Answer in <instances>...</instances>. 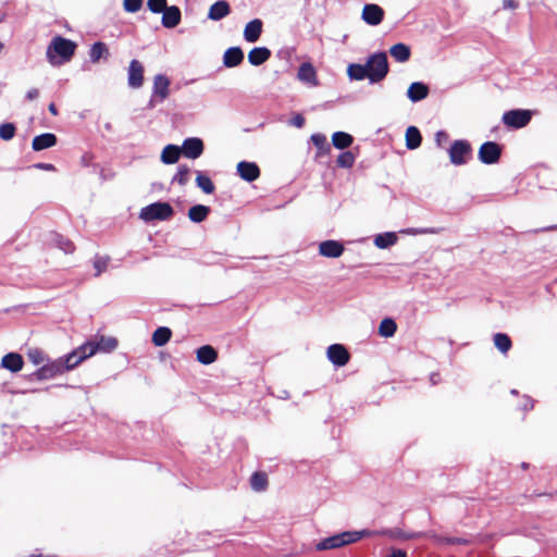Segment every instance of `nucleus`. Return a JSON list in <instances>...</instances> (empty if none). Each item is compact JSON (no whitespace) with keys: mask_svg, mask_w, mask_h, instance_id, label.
<instances>
[{"mask_svg":"<svg viewBox=\"0 0 557 557\" xmlns=\"http://www.w3.org/2000/svg\"><path fill=\"white\" fill-rule=\"evenodd\" d=\"M76 49V44L61 36H55L49 44L46 55L48 62L53 66H59L69 62Z\"/></svg>","mask_w":557,"mask_h":557,"instance_id":"1","label":"nucleus"},{"mask_svg":"<svg viewBox=\"0 0 557 557\" xmlns=\"http://www.w3.org/2000/svg\"><path fill=\"white\" fill-rule=\"evenodd\" d=\"M366 65L369 71V81L371 84L380 83L388 73L387 57L384 52L370 55Z\"/></svg>","mask_w":557,"mask_h":557,"instance_id":"2","label":"nucleus"},{"mask_svg":"<svg viewBox=\"0 0 557 557\" xmlns=\"http://www.w3.org/2000/svg\"><path fill=\"white\" fill-rule=\"evenodd\" d=\"M173 208L168 202H154L140 210L139 218L145 222L164 221L173 215Z\"/></svg>","mask_w":557,"mask_h":557,"instance_id":"3","label":"nucleus"},{"mask_svg":"<svg viewBox=\"0 0 557 557\" xmlns=\"http://www.w3.org/2000/svg\"><path fill=\"white\" fill-rule=\"evenodd\" d=\"M95 355V349L90 344H83L65 357L59 358L64 366V371H70L77 367L82 361Z\"/></svg>","mask_w":557,"mask_h":557,"instance_id":"4","label":"nucleus"},{"mask_svg":"<svg viewBox=\"0 0 557 557\" xmlns=\"http://www.w3.org/2000/svg\"><path fill=\"white\" fill-rule=\"evenodd\" d=\"M170 79L163 74H157L153 77L152 95L148 102L150 109L157 103L163 102L170 95Z\"/></svg>","mask_w":557,"mask_h":557,"instance_id":"5","label":"nucleus"},{"mask_svg":"<svg viewBox=\"0 0 557 557\" xmlns=\"http://www.w3.org/2000/svg\"><path fill=\"white\" fill-rule=\"evenodd\" d=\"M471 151L472 148L469 141L465 139L455 140L448 150L449 160L454 165H463L468 162Z\"/></svg>","mask_w":557,"mask_h":557,"instance_id":"6","label":"nucleus"},{"mask_svg":"<svg viewBox=\"0 0 557 557\" xmlns=\"http://www.w3.org/2000/svg\"><path fill=\"white\" fill-rule=\"evenodd\" d=\"M355 539L356 535L354 533H348V531H345L320 541L317 544V549L326 550L339 548L345 545L352 544Z\"/></svg>","mask_w":557,"mask_h":557,"instance_id":"7","label":"nucleus"},{"mask_svg":"<svg viewBox=\"0 0 557 557\" xmlns=\"http://www.w3.org/2000/svg\"><path fill=\"white\" fill-rule=\"evenodd\" d=\"M531 121V111L529 110H522V109H516V110H509L504 113L503 115V122L505 125L512 127V128H521L529 124Z\"/></svg>","mask_w":557,"mask_h":557,"instance_id":"8","label":"nucleus"},{"mask_svg":"<svg viewBox=\"0 0 557 557\" xmlns=\"http://www.w3.org/2000/svg\"><path fill=\"white\" fill-rule=\"evenodd\" d=\"M502 154V148L497 143L486 141L479 149V160L484 164L497 163Z\"/></svg>","mask_w":557,"mask_h":557,"instance_id":"9","label":"nucleus"},{"mask_svg":"<svg viewBox=\"0 0 557 557\" xmlns=\"http://www.w3.org/2000/svg\"><path fill=\"white\" fill-rule=\"evenodd\" d=\"M297 79L308 88H314L319 86L317 71L310 62H304L300 64L297 72Z\"/></svg>","mask_w":557,"mask_h":557,"instance_id":"10","label":"nucleus"},{"mask_svg":"<svg viewBox=\"0 0 557 557\" xmlns=\"http://www.w3.org/2000/svg\"><path fill=\"white\" fill-rule=\"evenodd\" d=\"M326 355H327V359L335 367L346 366L350 358L348 350L341 344H333V345L329 346Z\"/></svg>","mask_w":557,"mask_h":557,"instance_id":"11","label":"nucleus"},{"mask_svg":"<svg viewBox=\"0 0 557 557\" xmlns=\"http://www.w3.org/2000/svg\"><path fill=\"white\" fill-rule=\"evenodd\" d=\"M182 154L188 159H197L203 152V143L198 137H189L183 141Z\"/></svg>","mask_w":557,"mask_h":557,"instance_id":"12","label":"nucleus"},{"mask_svg":"<svg viewBox=\"0 0 557 557\" xmlns=\"http://www.w3.org/2000/svg\"><path fill=\"white\" fill-rule=\"evenodd\" d=\"M64 372V366L60 359H57L44 364L35 372V375L38 380H49Z\"/></svg>","mask_w":557,"mask_h":557,"instance_id":"13","label":"nucleus"},{"mask_svg":"<svg viewBox=\"0 0 557 557\" xmlns=\"http://www.w3.org/2000/svg\"><path fill=\"white\" fill-rule=\"evenodd\" d=\"M127 83L131 88H140L144 83V66L137 60H132L128 66Z\"/></svg>","mask_w":557,"mask_h":557,"instance_id":"14","label":"nucleus"},{"mask_svg":"<svg viewBox=\"0 0 557 557\" xmlns=\"http://www.w3.org/2000/svg\"><path fill=\"white\" fill-rule=\"evenodd\" d=\"M361 17L368 25L376 26L383 21L384 11L377 4H366Z\"/></svg>","mask_w":557,"mask_h":557,"instance_id":"15","label":"nucleus"},{"mask_svg":"<svg viewBox=\"0 0 557 557\" xmlns=\"http://www.w3.org/2000/svg\"><path fill=\"white\" fill-rule=\"evenodd\" d=\"M344 250V245L338 240L329 239L319 244V253L325 258H339Z\"/></svg>","mask_w":557,"mask_h":557,"instance_id":"16","label":"nucleus"},{"mask_svg":"<svg viewBox=\"0 0 557 557\" xmlns=\"http://www.w3.org/2000/svg\"><path fill=\"white\" fill-rule=\"evenodd\" d=\"M237 173L246 182H253L260 176L258 165L247 161H240L237 164Z\"/></svg>","mask_w":557,"mask_h":557,"instance_id":"17","label":"nucleus"},{"mask_svg":"<svg viewBox=\"0 0 557 557\" xmlns=\"http://www.w3.org/2000/svg\"><path fill=\"white\" fill-rule=\"evenodd\" d=\"M182 18L181 10L176 5L168 7L162 12V25L165 28H174L176 27Z\"/></svg>","mask_w":557,"mask_h":557,"instance_id":"18","label":"nucleus"},{"mask_svg":"<svg viewBox=\"0 0 557 557\" xmlns=\"http://www.w3.org/2000/svg\"><path fill=\"white\" fill-rule=\"evenodd\" d=\"M262 21L255 18L248 22L244 28V38L247 42H256L262 33Z\"/></svg>","mask_w":557,"mask_h":557,"instance_id":"19","label":"nucleus"},{"mask_svg":"<svg viewBox=\"0 0 557 557\" xmlns=\"http://www.w3.org/2000/svg\"><path fill=\"white\" fill-rule=\"evenodd\" d=\"M244 60V52L239 47H231L223 54V65L225 67H235Z\"/></svg>","mask_w":557,"mask_h":557,"instance_id":"20","label":"nucleus"},{"mask_svg":"<svg viewBox=\"0 0 557 557\" xmlns=\"http://www.w3.org/2000/svg\"><path fill=\"white\" fill-rule=\"evenodd\" d=\"M231 12V8L227 1L219 0L214 2L208 12V18L211 21H220L227 16Z\"/></svg>","mask_w":557,"mask_h":557,"instance_id":"21","label":"nucleus"},{"mask_svg":"<svg viewBox=\"0 0 557 557\" xmlns=\"http://www.w3.org/2000/svg\"><path fill=\"white\" fill-rule=\"evenodd\" d=\"M24 364L23 358L20 354L10 352L2 357L1 367L11 371L18 372L22 370Z\"/></svg>","mask_w":557,"mask_h":557,"instance_id":"22","label":"nucleus"},{"mask_svg":"<svg viewBox=\"0 0 557 557\" xmlns=\"http://www.w3.org/2000/svg\"><path fill=\"white\" fill-rule=\"evenodd\" d=\"M429 95V87L421 83L414 82L412 83L407 90V97L412 102H418L425 99Z\"/></svg>","mask_w":557,"mask_h":557,"instance_id":"23","label":"nucleus"},{"mask_svg":"<svg viewBox=\"0 0 557 557\" xmlns=\"http://www.w3.org/2000/svg\"><path fill=\"white\" fill-rule=\"evenodd\" d=\"M57 144V137L52 133H45L38 136H35L32 143V148L35 151H41L44 149H48L53 147Z\"/></svg>","mask_w":557,"mask_h":557,"instance_id":"24","label":"nucleus"},{"mask_svg":"<svg viewBox=\"0 0 557 557\" xmlns=\"http://www.w3.org/2000/svg\"><path fill=\"white\" fill-rule=\"evenodd\" d=\"M271 57V51L265 47H256L248 53V61L251 65L258 66L267 62Z\"/></svg>","mask_w":557,"mask_h":557,"instance_id":"25","label":"nucleus"},{"mask_svg":"<svg viewBox=\"0 0 557 557\" xmlns=\"http://www.w3.org/2000/svg\"><path fill=\"white\" fill-rule=\"evenodd\" d=\"M85 344H90L95 349V354L97 351L110 352L117 347V341L114 337L106 336H101L97 342H86Z\"/></svg>","mask_w":557,"mask_h":557,"instance_id":"26","label":"nucleus"},{"mask_svg":"<svg viewBox=\"0 0 557 557\" xmlns=\"http://www.w3.org/2000/svg\"><path fill=\"white\" fill-rule=\"evenodd\" d=\"M182 154L181 147L176 145H166L160 156L161 162L164 164H174Z\"/></svg>","mask_w":557,"mask_h":557,"instance_id":"27","label":"nucleus"},{"mask_svg":"<svg viewBox=\"0 0 557 557\" xmlns=\"http://www.w3.org/2000/svg\"><path fill=\"white\" fill-rule=\"evenodd\" d=\"M398 240L397 234L394 232H385L374 236L373 243L380 249H387L394 246Z\"/></svg>","mask_w":557,"mask_h":557,"instance_id":"28","label":"nucleus"},{"mask_svg":"<svg viewBox=\"0 0 557 557\" xmlns=\"http://www.w3.org/2000/svg\"><path fill=\"white\" fill-rule=\"evenodd\" d=\"M380 534L386 535L393 540H400V541L418 539L423 535V533H421V532L407 533L398 528L380 531Z\"/></svg>","mask_w":557,"mask_h":557,"instance_id":"29","label":"nucleus"},{"mask_svg":"<svg viewBox=\"0 0 557 557\" xmlns=\"http://www.w3.org/2000/svg\"><path fill=\"white\" fill-rule=\"evenodd\" d=\"M347 76L350 81H363L369 79V71L366 64L350 63L347 66Z\"/></svg>","mask_w":557,"mask_h":557,"instance_id":"30","label":"nucleus"},{"mask_svg":"<svg viewBox=\"0 0 557 557\" xmlns=\"http://www.w3.org/2000/svg\"><path fill=\"white\" fill-rule=\"evenodd\" d=\"M218 358L216 350L210 346L205 345L197 349V360L202 364H211Z\"/></svg>","mask_w":557,"mask_h":557,"instance_id":"31","label":"nucleus"},{"mask_svg":"<svg viewBox=\"0 0 557 557\" xmlns=\"http://www.w3.org/2000/svg\"><path fill=\"white\" fill-rule=\"evenodd\" d=\"M406 147L409 150H414L421 146L422 136L416 126H409L406 129Z\"/></svg>","mask_w":557,"mask_h":557,"instance_id":"32","label":"nucleus"},{"mask_svg":"<svg viewBox=\"0 0 557 557\" xmlns=\"http://www.w3.org/2000/svg\"><path fill=\"white\" fill-rule=\"evenodd\" d=\"M389 53L397 62H406L410 58V48L405 44H396L391 47Z\"/></svg>","mask_w":557,"mask_h":557,"instance_id":"33","label":"nucleus"},{"mask_svg":"<svg viewBox=\"0 0 557 557\" xmlns=\"http://www.w3.org/2000/svg\"><path fill=\"white\" fill-rule=\"evenodd\" d=\"M109 57V50L103 42H95L89 50V58L92 63H98L101 59Z\"/></svg>","mask_w":557,"mask_h":557,"instance_id":"34","label":"nucleus"},{"mask_svg":"<svg viewBox=\"0 0 557 557\" xmlns=\"http://www.w3.org/2000/svg\"><path fill=\"white\" fill-rule=\"evenodd\" d=\"M354 141V137L345 132H335L332 135V144L337 149H346L348 148Z\"/></svg>","mask_w":557,"mask_h":557,"instance_id":"35","label":"nucleus"},{"mask_svg":"<svg viewBox=\"0 0 557 557\" xmlns=\"http://www.w3.org/2000/svg\"><path fill=\"white\" fill-rule=\"evenodd\" d=\"M209 212V207L203 205H196L188 210V218L195 223H200L208 216Z\"/></svg>","mask_w":557,"mask_h":557,"instance_id":"36","label":"nucleus"},{"mask_svg":"<svg viewBox=\"0 0 557 557\" xmlns=\"http://www.w3.org/2000/svg\"><path fill=\"white\" fill-rule=\"evenodd\" d=\"M172 332L169 327L160 326L152 334V343L157 347L164 346L171 338Z\"/></svg>","mask_w":557,"mask_h":557,"instance_id":"37","label":"nucleus"},{"mask_svg":"<svg viewBox=\"0 0 557 557\" xmlns=\"http://www.w3.org/2000/svg\"><path fill=\"white\" fill-rule=\"evenodd\" d=\"M196 185L205 194H212L215 189L211 178L203 174L201 171H196Z\"/></svg>","mask_w":557,"mask_h":557,"instance_id":"38","label":"nucleus"},{"mask_svg":"<svg viewBox=\"0 0 557 557\" xmlns=\"http://www.w3.org/2000/svg\"><path fill=\"white\" fill-rule=\"evenodd\" d=\"M495 347L502 352L507 354L511 348V339L505 333H496L493 337Z\"/></svg>","mask_w":557,"mask_h":557,"instance_id":"39","label":"nucleus"},{"mask_svg":"<svg viewBox=\"0 0 557 557\" xmlns=\"http://www.w3.org/2000/svg\"><path fill=\"white\" fill-rule=\"evenodd\" d=\"M250 486L256 492H263L268 486V478L263 472H255L250 478Z\"/></svg>","mask_w":557,"mask_h":557,"instance_id":"40","label":"nucleus"},{"mask_svg":"<svg viewBox=\"0 0 557 557\" xmlns=\"http://www.w3.org/2000/svg\"><path fill=\"white\" fill-rule=\"evenodd\" d=\"M397 330L395 321L391 318H385L381 321L379 326V334L383 337H392Z\"/></svg>","mask_w":557,"mask_h":557,"instance_id":"41","label":"nucleus"},{"mask_svg":"<svg viewBox=\"0 0 557 557\" xmlns=\"http://www.w3.org/2000/svg\"><path fill=\"white\" fill-rule=\"evenodd\" d=\"M53 244L55 247H58L60 250L64 251L65 253H73L75 250L74 244L70 239H67L59 234H55L53 236Z\"/></svg>","mask_w":557,"mask_h":557,"instance_id":"42","label":"nucleus"},{"mask_svg":"<svg viewBox=\"0 0 557 557\" xmlns=\"http://www.w3.org/2000/svg\"><path fill=\"white\" fill-rule=\"evenodd\" d=\"M432 539L438 544V545H466L469 544V540L465 537H456V536H438L433 534Z\"/></svg>","mask_w":557,"mask_h":557,"instance_id":"43","label":"nucleus"},{"mask_svg":"<svg viewBox=\"0 0 557 557\" xmlns=\"http://www.w3.org/2000/svg\"><path fill=\"white\" fill-rule=\"evenodd\" d=\"M189 168L185 164H181L177 168V173L173 176L172 183H177L181 186H185L189 181Z\"/></svg>","mask_w":557,"mask_h":557,"instance_id":"44","label":"nucleus"},{"mask_svg":"<svg viewBox=\"0 0 557 557\" xmlns=\"http://www.w3.org/2000/svg\"><path fill=\"white\" fill-rule=\"evenodd\" d=\"M311 141L319 149L320 153H327L331 149L326 136L323 134H313Z\"/></svg>","mask_w":557,"mask_h":557,"instance_id":"45","label":"nucleus"},{"mask_svg":"<svg viewBox=\"0 0 557 557\" xmlns=\"http://www.w3.org/2000/svg\"><path fill=\"white\" fill-rule=\"evenodd\" d=\"M356 160L355 154L351 151L342 152L336 162L339 168L349 169L354 165Z\"/></svg>","mask_w":557,"mask_h":557,"instance_id":"46","label":"nucleus"},{"mask_svg":"<svg viewBox=\"0 0 557 557\" xmlns=\"http://www.w3.org/2000/svg\"><path fill=\"white\" fill-rule=\"evenodd\" d=\"M109 257L97 256L94 260L95 276H99L103 273L109 264Z\"/></svg>","mask_w":557,"mask_h":557,"instance_id":"47","label":"nucleus"},{"mask_svg":"<svg viewBox=\"0 0 557 557\" xmlns=\"http://www.w3.org/2000/svg\"><path fill=\"white\" fill-rule=\"evenodd\" d=\"M27 357L30 362H33L35 366H38L46 361V355L42 350L38 348L29 349Z\"/></svg>","mask_w":557,"mask_h":557,"instance_id":"48","label":"nucleus"},{"mask_svg":"<svg viewBox=\"0 0 557 557\" xmlns=\"http://www.w3.org/2000/svg\"><path fill=\"white\" fill-rule=\"evenodd\" d=\"M15 135V126L12 123H4L0 125V138L3 140H10Z\"/></svg>","mask_w":557,"mask_h":557,"instance_id":"49","label":"nucleus"},{"mask_svg":"<svg viewBox=\"0 0 557 557\" xmlns=\"http://www.w3.org/2000/svg\"><path fill=\"white\" fill-rule=\"evenodd\" d=\"M147 7L152 13H162L166 8V0H148Z\"/></svg>","mask_w":557,"mask_h":557,"instance_id":"50","label":"nucleus"},{"mask_svg":"<svg viewBox=\"0 0 557 557\" xmlns=\"http://www.w3.org/2000/svg\"><path fill=\"white\" fill-rule=\"evenodd\" d=\"M143 7V0H124L123 9L128 13H136Z\"/></svg>","mask_w":557,"mask_h":557,"instance_id":"51","label":"nucleus"},{"mask_svg":"<svg viewBox=\"0 0 557 557\" xmlns=\"http://www.w3.org/2000/svg\"><path fill=\"white\" fill-rule=\"evenodd\" d=\"M348 533H354L356 535V539L354 540V543L358 542L364 536H371V535H377L380 532L376 531H370V530H360V531H348Z\"/></svg>","mask_w":557,"mask_h":557,"instance_id":"52","label":"nucleus"},{"mask_svg":"<svg viewBox=\"0 0 557 557\" xmlns=\"http://www.w3.org/2000/svg\"><path fill=\"white\" fill-rule=\"evenodd\" d=\"M449 139V135L445 131H438L435 134V143L438 147H443Z\"/></svg>","mask_w":557,"mask_h":557,"instance_id":"53","label":"nucleus"},{"mask_svg":"<svg viewBox=\"0 0 557 557\" xmlns=\"http://www.w3.org/2000/svg\"><path fill=\"white\" fill-rule=\"evenodd\" d=\"M401 233L408 234V235H418V234H432V233H434V231L430 230V228H406V230H403Z\"/></svg>","mask_w":557,"mask_h":557,"instance_id":"54","label":"nucleus"},{"mask_svg":"<svg viewBox=\"0 0 557 557\" xmlns=\"http://www.w3.org/2000/svg\"><path fill=\"white\" fill-rule=\"evenodd\" d=\"M290 124L295 127L301 128L305 125V117L301 114H296L292 119Z\"/></svg>","mask_w":557,"mask_h":557,"instance_id":"55","label":"nucleus"},{"mask_svg":"<svg viewBox=\"0 0 557 557\" xmlns=\"http://www.w3.org/2000/svg\"><path fill=\"white\" fill-rule=\"evenodd\" d=\"M518 7L517 0H503V9L505 10H516Z\"/></svg>","mask_w":557,"mask_h":557,"instance_id":"56","label":"nucleus"},{"mask_svg":"<svg viewBox=\"0 0 557 557\" xmlns=\"http://www.w3.org/2000/svg\"><path fill=\"white\" fill-rule=\"evenodd\" d=\"M39 97V90L37 88H30L26 95L25 98L28 101L36 100Z\"/></svg>","mask_w":557,"mask_h":557,"instance_id":"57","label":"nucleus"},{"mask_svg":"<svg viewBox=\"0 0 557 557\" xmlns=\"http://www.w3.org/2000/svg\"><path fill=\"white\" fill-rule=\"evenodd\" d=\"M534 406V401L532 398H530L529 396H524L523 398V403H522V409L523 410H531Z\"/></svg>","mask_w":557,"mask_h":557,"instance_id":"58","label":"nucleus"},{"mask_svg":"<svg viewBox=\"0 0 557 557\" xmlns=\"http://www.w3.org/2000/svg\"><path fill=\"white\" fill-rule=\"evenodd\" d=\"M35 168L45 170V171H54L55 170L54 165L50 164V163H37V164H35Z\"/></svg>","mask_w":557,"mask_h":557,"instance_id":"59","label":"nucleus"},{"mask_svg":"<svg viewBox=\"0 0 557 557\" xmlns=\"http://www.w3.org/2000/svg\"><path fill=\"white\" fill-rule=\"evenodd\" d=\"M387 557H407V554L403 549H393Z\"/></svg>","mask_w":557,"mask_h":557,"instance_id":"60","label":"nucleus"},{"mask_svg":"<svg viewBox=\"0 0 557 557\" xmlns=\"http://www.w3.org/2000/svg\"><path fill=\"white\" fill-rule=\"evenodd\" d=\"M48 110L52 115H58V109L54 103H50Z\"/></svg>","mask_w":557,"mask_h":557,"instance_id":"61","label":"nucleus"},{"mask_svg":"<svg viewBox=\"0 0 557 557\" xmlns=\"http://www.w3.org/2000/svg\"><path fill=\"white\" fill-rule=\"evenodd\" d=\"M511 394H512V395H517V394H518V392H517L516 389H512V391H511Z\"/></svg>","mask_w":557,"mask_h":557,"instance_id":"62","label":"nucleus"},{"mask_svg":"<svg viewBox=\"0 0 557 557\" xmlns=\"http://www.w3.org/2000/svg\"><path fill=\"white\" fill-rule=\"evenodd\" d=\"M3 49V44L0 41V52L2 51Z\"/></svg>","mask_w":557,"mask_h":557,"instance_id":"63","label":"nucleus"}]
</instances>
